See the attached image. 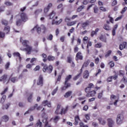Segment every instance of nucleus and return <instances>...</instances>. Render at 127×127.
<instances>
[{
    "instance_id": "nucleus-1",
    "label": "nucleus",
    "mask_w": 127,
    "mask_h": 127,
    "mask_svg": "<svg viewBox=\"0 0 127 127\" xmlns=\"http://www.w3.org/2000/svg\"><path fill=\"white\" fill-rule=\"evenodd\" d=\"M72 78V75L71 74L68 75L65 78V81L64 83V86L61 87L62 91H65L68 88H70L71 87V83H68L69 80H70Z\"/></svg>"
},
{
    "instance_id": "nucleus-2",
    "label": "nucleus",
    "mask_w": 127,
    "mask_h": 127,
    "mask_svg": "<svg viewBox=\"0 0 127 127\" xmlns=\"http://www.w3.org/2000/svg\"><path fill=\"white\" fill-rule=\"evenodd\" d=\"M42 70H43V72H47L48 73H49V74H51V72H52V70H53V66H52V65H50L48 66L47 65L46 66H45L43 68Z\"/></svg>"
},
{
    "instance_id": "nucleus-3",
    "label": "nucleus",
    "mask_w": 127,
    "mask_h": 127,
    "mask_svg": "<svg viewBox=\"0 0 127 127\" xmlns=\"http://www.w3.org/2000/svg\"><path fill=\"white\" fill-rule=\"evenodd\" d=\"M124 121V115L122 114H119L117 116L116 123L117 125H121L123 124V122Z\"/></svg>"
},
{
    "instance_id": "nucleus-4",
    "label": "nucleus",
    "mask_w": 127,
    "mask_h": 127,
    "mask_svg": "<svg viewBox=\"0 0 127 127\" xmlns=\"http://www.w3.org/2000/svg\"><path fill=\"white\" fill-rule=\"evenodd\" d=\"M21 19L23 21V22H26V21L28 20V17L25 13L22 12L20 14Z\"/></svg>"
},
{
    "instance_id": "nucleus-5",
    "label": "nucleus",
    "mask_w": 127,
    "mask_h": 127,
    "mask_svg": "<svg viewBox=\"0 0 127 127\" xmlns=\"http://www.w3.org/2000/svg\"><path fill=\"white\" fill-rule=\"evenodd\" d=\"M107 122L109 127H113L115 126V121L112 118L107 119Z\"/></svg>"
},
{
    "instance_id": "nucleus-6",
    "label": "nucleus",
    "mask_w": 127,
    "mask_h": 127,
    "mask_svg": "<svg viewBox=\"0 0 127 127\" xmlns=\"http://www.w3.org/2000/svg\"><path fill=\"white\" fill-rule=\"evenodd\" d=\"M36 109L37 111H40L42 109V106H39L38 104H36L34 105V106L31 107L30 108V111H34Z\"/></svg>"
},
{
    "instance_id": "nucleus-7",
    "label": "nucleus",
    "mask_w": 127,
    "mask_h": 127,
    "mask_svg": "<svg viewBox=\"0 0 127 127\" xmlns=\"http://www.w3.org/2000/svg\"><path fill=\"white\" fill-rule=\"evenodd\" d=\"M37 84L38 86H41V87L43 86V76L42 75L39 76Z\"/></svg>"
},
{
    "instance_id": "nucleus-8",
    "label": "nucleus",
    "mask_w": 127,
    "mask_h": 127,
    "mask_svg": "<svg viewBox=\"0 0 127 127\" xmlns=\"http://www.w3.org/2000/svg\"><path fill=\"white\" fill-rule=\"evenodd\" d=\"M75 59L76 61L79 60H83V56L82 55V53L81 52H78L76 55Z\"/></svg>"
},
{
    "instance_id": "nucleus-9",
    "label": "nucleus",
    "mask_w": 127,
    "mask_h": 127,
    "mask_svg": "<svg viewBox=\"0 0 127 127\" xmlns=\"http://www.w3.org/2000/svg\"><path fill=\"white\" fill-rule=\"evenodd\" d=\"M25 49L26 52H27L26 54H28V55H29V54H31V51L32 50V47L30 46H27V47H26Z\"/></svg>"
},
{
    "instance_id": "nucleus-10",
    "label": "nucleus",
    "mask_w": 127,
    "mask_h": 127,
    "mask_svg": "<svg viewBox=\"0 0 127 127\" xmlns=\"http://www.w3.org/2000/svg\"><path fill=\"white\" fill-rule=\"evenodd\" d=\"M96 95V91L95 90H91L89 93L86 95V97H94Z\"/></svg>"
},
{
    "instance_id": "nucleus-11",
    "label": "nucleus",
    "mask_w": 127,
    "mask_h": 127,
    "mask_svg": "<svg viewBox=\"0 0 127 127\" xmlns=\"http://www.w3.org/2000/svg\"><path fill=\"white\" fill-rule=\"evenodd\" d=\"M52 7V3H49L47 7H46L44 9V12L45 13H47L48 11H49V9L50 7Z\"/></svg>"
},
{
    "instance_id": "nucleus-12",
    "label": "nucleus",
    "mask_w": 127,
    "mask_h": 127,
    "mask_svg": "<svg viewBox=\"0 0 127 127\" xmlns=\"http://www.w3.org/2000/svg\"><path fill=\"white\" fill-rule=\"evenodd\" d=\"M98 121H99V123L102 125V126H105L106 125V122L105 120L103 119L102 118H99L98 119Z\"/></svg>"
},
{
    "instance_id": "nucleus-13",
    "label": "nucleus",
    "mask_w": 127,
    "mask_h": 127,
    "mask_svg": "<svg viewBox=\"0 0 127 127\" xmlns=\"http://www.w3.org/2000/svg\"><path fill=\"white\" fill-rule=\"evenodd\" d=\"M11 76H12V75L10 76L9 79L12 83H15V82H17V81H18V78H17V77H11Z\"/></svg>"
},
{
    "instance_id": "nucleus-14",
    "label": "nucleus",
    "mask_w": 127,
    "mask_h": 127,
    "mask_svg": "<svg viewBox=\"0 0 127 127\" xmlns=\"http://www.w3.org/2000/svg\"><path fill=\"white\" fill-rule=\"evenodd\" d=\"M90 23H91V21L87 20L86 22H84L81 24V26L84 28V27H86V26H87V25H89Z\"/></svg>"
},
{
    "instance_id": "nucleus-15",
    "label": "nucleus",
    "mask_w": 127,
    "mask_h": 127,
    "mask_svg": "<svg viewBox=\"0 0 127 127\" xmlns=\"http://www.w3.org/2000/svg\"><path fill=\"white\" fill-rule=\"evenodd\" d=\"M79 121H80V118L79 117V116H76L75 117V122L73 123V125H74V126H78V124H79Z\"/></svg>"
},
{
    "instance_id": "nucleus-16",
    "label": "nucleus",
    "mask_w": 127,
    "mask_h": 127,
    "mask_svg": "<svg viewBox=\"0 0 127 127\" xmlns=\"http://www.w3.org/2000/svg\"><path fill=\"white\" fill-rule=\"evenodd\" d=\"M67 112H68V106H67L65 109H64V108H62L60 114L61 115H63V114L65 115Z\"/></svg>"
},
{
    "instance_id": "nucleus-17",
    "label": "nucleus",
    "mask_w": 127,
    "mask_h": 127,
    "mask_svg": "<svg viewBox=\"0 0 127 127\" xmlns=\"http://www.w3.org/2000/svg\"><path fill=\"white\" fill-rule=\"evenodd\" d=\"M41 112H43L42 114V118H43V119H48V117H47V114L45 113V109L44 108H43Z\"/></svg>"
},
{
    "instance_id": "nucleus-18",
    "label": "nucleus",
    "mask_w": 127,
    "mask_h": 127,
    "mask_svg": "<svg viewBox=\"0 0 127 127\" xmlns=\"http://www.w3.org/2000/svg\"><path fill=\"white\" fill-rule=\"evenodd\" d=\"M6 78H7V75L4 74L0 77V82L3 81V83H4L5 82V80H6Z\"/></svg>"
},
{
    "instance_id": "nucleus-19",
    "label": "nucleus",
    "mask_w": 127,
    "mask_h": 127,
    "mask_svg": "<svg viewBox=\"0 0 127 127\" xmlns=\"http://www.w3.org/2000/svg\"><path fill=\"white\" fill-rule=\"evenodd\" d=\"M42 127V122L40 121V119H39L37 122V123L35 125V127Z\"/></svg>"
},
{
    "instance_id": "nucleus-20",
    "label": "nucleus",
    "mask_w": 127,
    "mask_h": 127,
    "mask_svg": "<svg viewBox=\"0 0 127 127\" xmlns=\"http://www.w3.org/2000/svg\"><path fill=\"white\" fill-rule=\"evenodd\" d=\"M89 77V71L85 70L83 73V78L84 79H88Z\"/></svg>"
},
{
    "instance_id": "nucleus-21",
    "label": "nucleus",
    "mask_w": 127,
    "mask_h": 127,
    "mask_svg": "<svg viewBox=\"0 0 127 127\" xmlns=\"http://www.w3.org/2000/svg\"><path fill=\"white\" fill-rule=\"evenodd\" d=\"M8 120H9V118L6 115H4L2 117V121H3V122H4L5 123L7 122L8 121Z\"/></svg>"
},
{
    "instance_id": "nucleus-22",
    "label": "nucleus",
    "mask_w": 127,
    "mask_h": 127,
    "mask_svg": "<svg viewBox=\"0 0 127 127\" xmlns=\"http://www.w3.org/2000/svg\"><path fill=\"white\" fill-rule=\"evenodd\" d=\"M22 22L23 21L21 20V19H19L16 21V24L17 26H20L21 24H22Z\"/></svg>"
},
{
    "instance_id": "nucleus-23",
    "label": "nucleus",
    "mask_w": 127,
    "mask_h": 127,
    "mask_svg": "<svg viewBox=\"0 0 127 127\" xmlns=\"http://www.w3.org/2000/svg\"><path fill=\"white\" fill-rule=\"evenodd\" d=\"M103 28L105 30H107V31H110V30H111L110 25L108 24H105L103 26Z\"/></svg>"
},
{
    "instance_id": "nucleus-24",
    "label": "nucleus",
    "mask_w": 127,
    "mask_h": 127,
    "mask_svg": "<svg viewBox=\"0 0 127 127\" xmlns=\"http://www.w3.org/2000/svg\"><path fill=\"white\" fill-rule=\"evenodd\" d=\"M55 15H56V13L55 11H53L49 15V19H53V17H54Z\"/></svg>"
},
{
    "instance_id": "nucleus-25",
    "label": "nucleus",
    "mask_w": 127,
    "mask_h": 127,
    "mask_svg": "<svg viewBox=\"0 0 127 127\" xmlns=\"http://www.w3.org/2000/svg\"><path fill=\"white\" fill-rule=\"evenodd\" d=\"M117 28H118V25L116 24L114 26L113 30H112V35L113 36L116 35V30H117Z\"/></svg>"
},
{
    "instance_id": "nucleus-26",
    "label": "nucleus",
    "mask_w": 127,
    "mask_h": 127,
    "mask_svg": "<svg viewBox=\"0 0 127 127\" xmlns=\"http://www.w3.org/2000/svg\"><path fill=\"white\" fill-rule=\"evenodd\" d=\"M60 107H61V106L58 104L57 107V109L55 112V115H59V114L61 115L60 113H59V110H60Z\"/></svg>"
},
{
    "instance_id": "nucleus-27",
    "label": "nucleus",
    "mask_w": 127,
    "mask_h": 127,
    "mask_svg": "<svg viewBox=\"0 0 127 127\" xmlns=\"http://www.w3.org/2000/svg\"><path fill=\"white\" fill-rule=\"evenodd\" d=\"M48 118H44L42 122L43 124H44L45 127H47L48 126Z\"/></svg>"
},
{
    "instance_id": "nucleus-28",
    "label": "nucleus",
    "mask_w": 127,
    "mask_h": 127,
    "mask_svg": "<svg viewBox=\"0 0 127 127\" xmlns=\"http://www.w3.org/2000/svg\"><path fill=\"white\" fill-rule=\"evenodd\" d=\"M89 64H90L89 60H87L86 62H85L82 65V69H83V68H84V67H87L88 65H89Z\"/></svg>"
},
{
    "instance_id": "nucleus-29",
    "label": "nucleus",
    "mask_w": 127,
    "mask_h": 127,
    "mask_svg": "<svg viewBox=\"0 0 127 127\" xmlns=\"http://www.w3.org/2000/svg\"><path fill=\"white\" fill-rule=\"evenodd\" d=\"M71 94H72V91H69L64 95V98H69V97H70V96H71Z\"/></svg>"
},
{
    "instance_id": "nucleus-30",
    "label": "nucleus",
    "mask_w": 127,
    "mask_h": 127,
    "mask_svg": "<svg viewBox=\"0 0 127 127\" xmlns=\"http://www.w3.org/2000/svg\"><path fill=\"white\" fill-rule=\"evenodd\" d=\"M37 30V32L38 33H40L41 32V28L40 27H38L37 26H35V27H34L33 29H32V30Z\"/></svg>"
},
{
    "instance_id": "nucleus-31",
    "label": "nucleus",
    "mask_w": 127,
    "mask_h": 127,
    "mask_svg": "<svg viewBox=\"0 0 127 127\" xmlns=\"http://www.w3.org/2000/svg\"><path fill=\"white\" fill-rule=\"evenodd\" d=\"M99 39L101 41H104V42H106L107 41V38L106 36H104L103 35H101L99 37Z\"/></svg>"
},
{
    "instance_id": "nucleus-32",
    "label": "nucleus",
    "mask_w": 127,
    "mask_h": 127,
    "mask_svg": "<svg viewBox=\"0 0 127 127\" xmlns=\"http://www.w3.org/2000/svg\"><path fill=\"white\" fill-rule=\"evenodd\" d=\"M6 99V96L5 95H3L2 98H1L0 100V103L1 104H2V105H3V104H4V102L5 101V99Z\"/></svg>"
},
{
    "instance_id": "nucleus-33",
    "label": "nucleus",
    "mask_w": 127,
    "mask_h": 127,
    "mask_svg": "<svg viewBox=\"0 0 127 127\" xmlns=\"http://www.w3.org/2000/svg\"><path fill=\"white\" fill-rule=\"evenodd\" d=\"M28 43H29V41H28V40H24L22 42V45L24 47H26L27 46H28Z\"/></svg>"
},
{
    "instance_id": "nucleus-34",
    "label": "nucleus",
    "mask_w": 127,
    "mask_h": 127,
    "mask_svg": "<svg viewBox=\"0 0 127 127\" xmlns=\"http://www.w3.org/2000/svg\"><path fill=\"white\" fill-rule=\"evenodd\" d=\"M4 4H5V5H7V6H11V5H12V2H10L9 1H6L4 2Z\"/></svg>"
},
{
    "instance_id": "nucleus-35",
    "label": "nucleus",
    "mask_w": 127,
    "mask_h": 127,
    "mask_svg": "<svg viewBox=\"0 0 127 127\" xmlns=\"http://www.w3.org/2000/svg\"><path fill=\"white\" fill-rule=\"evenodd\" d=\"M55 60V57L52 56H49L48 57V60L49 61H53Z\"/></svg>"
},
{
    "instance_id": "nucleus-36",
    "label": "nucleus",
    "mask_w": 127,
    "mask_h": 127,
    "mask_svg": "<svg viewBox=\"0 0 127 127\" xmlns=\"http://www.w3.org/2000/svg\"><path fill=\"white\" fill-rule=\"evenodd\" d=\"M9 29H10V27L8 26H7L4 28L5 32H6V34L9 32Z\"/></svg>"
},
{
    "instance_id": "nucleus-37",
    "label": "nucleus",
    "mask_w": 127,
    "mask_h": 127,
    "mask_svg": "<svg viewBox=\"0 0 127 127\" xmlns=\"http://www.w3.org/2000/svg\"><path fill=\"white\" fill-rule=\"evenodd\" d=\"M92 91V89L90 88V87H86L85 88V93H86L87 94H89V93L90 92H91Z\"/></svg>"
},
{
    "instance_id": "nucleus-38",
    "label": "nucleus",
    "mask_w": 127,
    "mask_h": 127,
    "mask_svg": "<svg viewBox=\"0 0 127 127\" xmlns=\"http://www.w3.org/2000/svg\"><path fill=\"white\" fill-rule=\"evenodd\" d=\"M84 7H85V6H84V5H82L80 6H79L77 9V11L78 12H80V11H81V10H82V9H83Z\"/></svg>"
},
{
    "instance_id": "nucleus-39",
    "label": "nucleus",
    "mask_w": 127,
    "mask_h": 127,
    "mask_svg": "<svg viewBox=\"0 0 127 127\" xmlns=\"http://www.w3.org/2000/svg\"><path fill=\"white\" fill-rule=\"evenodd\" d=\"M1 22H2V24L3 25H7V24H8V22L6 20H4V19H2L1 20Z\"/></svg>"
},
{
    "instance_id": "nucleus-40",
    "label": "nucleus",
    "mask_w": 127,
    "mask_h": 127,
    "mask_svg": "<svg viewBox=\"0 0 127 127\" xmlns=\"http://www.w3.org/2000/svg\"><path fill=\"white\" fill-rule=\"evenodd\" d=\"M33 95V93H32L30 94L29 97L28 98V102H29V103H31V99H32V96Z\"/></svg>"
},
{
    "instance_id": "nucleus-41",
    "label": "nucleus",
    "mask_w": 127,
    "mask_h": 127,
    "mask_svg": "<svg viewBox=\"0 0 127 127\" xmlns=\"http://www.w3.org/2000/svg\"><path fill=\"white\" fill-rule=\"evenodd\" d=\"M42 12V9H37L35 11V14H36V15H37V14H39V13H40V12Z\"/></svg>"
},
{
    "instance_id": "nucleus-42",
    "label": "nucleus",
    "mask_w": 127,
    "mask_h": 127,
    "mask_svg": "<svg viewBox=\"0 0 127 127\" xmlns=\"http://www.w3.org/2000/svg\"><path fill=\"white\" fill-rule=\"evenodd\" d=\"M57 91H58V87H57V88L53 91L52 92V95L54 96L55 94H56L57 92Z\"/></svg>"
},
{
    "instance_id": "nucleus-43",
    "label": "nucleus",
    "mask_w": 127,
    "mask_h": 127,
    "mask_svg": "<svg viewBox=\"0 0 127 127\" xmlns=\"http://www.w3.org/2000/svg\"><path fill=\"white\" fill-rule=\"evenodd\" d=\"M112 54V51H108L107 52V53L105 55V57L107 58V57H109L110 55Z\"/></svg>"
},
{
    "instance_id": "nucleus-44",
    "label": "nucleus",
    "mask_w": 127,
    "mask_h": 127,
    "mask_svg": "<svg viewBox=\"0 0 127 127\" xmlns=\"http://www.w3.org/2000/svg\"><path fill=\"white\" fill-rule=\"evenodd\" d=\"M95 47L96 48H101L102 47V43H100L99 44H97L95 45Z\"/></svg>"
},
{
    "instance_id": "nucleus-45",
    "label": "nucleus",
    "mask_w": 127,
    "mask_h": 127,
    "mask_svg": "<svg viewBox=\"0 0 127 127\" xmlns=\"http://www.w3.org/2000/svg\"><path fill=\"white\" fill-rule=\"evenodd\" d=\"M103 91H102L101 92L99 93L98 96V99H102V98H103Z\"/></svg>"
},
{
    "instance_id": "nucleus-46",
    "label": "nucleus",
    "mask_w": 127,
    "mask_h": 127,
    "mask_svg": "<svg viewBox=\"0 0 127 127\" xmlns=\"http://www.w3.org/2000/svg\"><path fill=\"white\" fill-rule=\"evenodd\" d=\"M48 103V101L45 100L42 102V105L43 106H44V107H46V106H47Z\"/></svg>"
},
{
    "instance_id": "nucleus-47",
    "label": "nucleus",
    "mask_w": 127,
    "mask_h": 127,
    "mask_svg": "<svg viewBox=\"0 0 127 127\" xmlns=\"http://www.w3.org/2000/svg\"><path fill=\"white\" fill-rule=\"evenodd\" d=\"M59 120H60V117L59 116H56L54 119V121L55 122H58Z\"/></svg>"
},
{
    "instance_id": "nucleus-48",
    "label": "nucleus",
    "mask_w": 127,
    "mask_h": 127,
    "mask_svg": "<svg viewBox=\"0 0 127 127\" xmlns=\"http://www.w3.org/2000/svg\"><path fill=\"white\" fill-rule=\"evenodd\" d=\"M13 56H16V57H19L20 56V54L18 52H15L13 54Z\"/></svg>"
},
{
    "instance_id": "nucleus-49",
    "label": "nucleus",
    "mask_w": 127,
    "mask_h": 127,
    "mask_svg": "<svg viewBox=\"0 0 127 127\" xmlns=\"http://www.w3.org/2000/svg\"><path fill=\"white\" fill-rule=\"evenodd\" d=\"M40 69V66L39 65H37L35 68L34 69V71H39V70Z\"/></svg>"
},
{
    "instance_id": "nucleus-50",
    "label": "nucleus",
    "mask_w": 127,
    "mask_h": 127,
    "mask_svg": "<svg viewBox=\"0 0 127 127\" xmlns=\"http://www.w3.org/2000/svg\"><path fill=\"white\" fill-rule=\"evenodd\" d=\"M127 6H125V7L123 9V10H122V11H121L122 14H123V13H124V12H126V11H127Z\"/></svg>"
},
{
    "instance_id": "nucleus-51",
    "label": "nucleus",
    "mask_w": 127,
    "mask_h": 127,
    "mask_svg": "<svg viewBox=\"0 0 127 127\" xmlns=\"http://www.w3.org/2000/svg\"><path fill=\"white\" fill-rule=\"evenodd\" d=\"M41 29L44 30L43 33H45V31L46 30V28L45 27V26H44V25H42L41 26Z\"/></svg>"
},
{
    "instance_id": "nucleus-52",
    "label": "nucleus",
    "mask_w": 127,
    "mask_h": 127,
    "mask_svg": "<svg viewBox=\"0 0 127 127\" xmlns=\"http://www.w3.org/2000/svg\"><path fill=\"white\" fill-rule=\"evenodd\" d=\"M10 65V64L9 62H8L6 63V64L5 65V69H7L8 68H9V65Z\"/></svg>"
},
{
    "instance_id": "nucleus-53",
    "label": "nucleus",
    "mask_w": 127,
    "mask_h": 127,
    "mask_svg": "<svg viewBox=\"0 0 127 127\" xmlns=\"http://www.w3.org/2000/svg\"><path fill=\"white\" fill-rule=\"evenodd\" d=\"M5 36V34L3 32H0V38H3Z\"/></svg>"
},
{
    "instance_id": "nucleus-54",
    "label": "nucleus",
    "mask_w": 127,
    "mask_h": 127,
    "mask_svg": "<svg viewBox=\"0 0 127 127\" xmlns=\"http://www.w3.org/2000/svg\"><path fill=\"white\" fill-rule=\"evenodd\" d=\"M80 74H78L75 75L74 77H73V79L74 81H76V80H77L78 79L79 76H80Z\"/></svg>"
},
{
    "instance_id": "nucleus-55",
    "label": "nucleus",
    "mask_w": 127,
    "mask_h": 127,
    "mask_svg": "<svg viewBox=\"0 0 127 127\" xmlns=\"http://www.w3.org/2000/svg\"><path fill=\"white\" fill-rule=\"evenodd\" d=\"M18 106H19V107H20V108H24V104H23V103H22V102H19L18 103Z\"/></svg>"
},
{
    "instance_id": "nucleus-56",
    "label": "nucleus",
    "mask_w": 127,
    "mask_h": 127,
    "mask_svg": "<svg viewBox=\"0 0 127 127\" xmlns=\"http://www.w3.org/2000/svg\"><path fill=\"white\" fill-rule=\"evenodd\" d=\"M47 39L48 40H52V39H53V36L52 34H50L48 37Z\"/></svg>"
},
{
    "instance_id": "nucleus-57",
    "label": "nucleus",
    "mask_w": 127,
    "mask_h": 127,
    "mask_svg": "<svg viewBox=\"0 0 127 127\" xmlns=\"http://www.w3.org/2000/svg\"><path fill=\"white\" fill-rule=\"evenodd\" d=\"M118 3V2L117 1V0H114L113 2L112 3V6H115Z\"/></svg>"
},
{
    "instance_id": "nucleus-58",
    "label": "nucleus",
    "mask_w": 127,
    "mask_h": 127,
    "mask_svg": "<svg viewBox=\"0 0 127 127\" xmlns=\"http://www.w3.org/2000/svg\"><path fill=\"white\" fill-rule=\"evenodd\" d=\"M112 79H113V76H110L109 77H108L107 80L108 83L112 82Z\"/></svg>"
},
{
    "instance_id": "nucleus-59",
    "label": "nucleus",
    "mask_w": 127,
    "mask_h": 127,
    "mask_svg": "<svg viewBox=\"0 0 127 127\" xmlns=\"http://www.w3.org/2000/svg\"><path fill=\"white\" fill-rule=\"evenodd\" d=\"M88 109H89V107H88V106L87 105H85L83 107V111H88Z\"/></svg>"
},
{
    "instance_id": "nucleus-60",
    "label": "nucleus",
    "mask_w": 127,
    "mask_h": 127,
    "mask_svg": "<svg viewBox=\"0 0 127 127\" xmlns=\"http://www.w3.org/2000/svg\"><path fill=\"white\" fill-rule=\"evenodd\" d=\"M75 22H71L70 23H68L67 24V25L69 26H71L72 25H74V24H75Z\"/></svg>"
},
{
    "instance_id": "nucleus-61",
    "label": "nucleus",
    "mask_w": 127,
    "mask_h": 127,
    "mask_svg": "<svg viewBox=\"0 0 127 127\" xmlns=\"http://www.w3.org/2000/svg\"><path fill=\"white\" fill-rule=\"evenodd\" d=\"M4 6H2L0 7V12H2L4 10Z\"/></svg>"
},
{
    "instance_id": "nucleus-62",
    "label": "nucleus",
    "mask_w": 127,
    "mask_h": 127,
    "mask_svg": "<svg viewBox=\"0 0 127 127\" xmlns=\"http://www.w3.org/2000/svg\"><path fill=\"white\" fill-rule=\"evenodd\" d=\"M123 45L124 48H127V42H124L123 44Z\"/></svg>"
},
{
    "instance_id": "nucleus-63",
    "label": "nucleus",
    "mask_w": 127,
    "mask_h": 127,
    "mask_svg": "<svg viewBox=\"0 0 127 127\" xmlns=\"http://www.w3.org/2000/svg\"><path fill=\"white\" fill-rule=\"evenodd\" d=\"M95 34H97V33L95 31H92L91 33V36L93 37Z\"/></svg>"
},
{
    "instance_id": "nucleus-64",
    "label": "nucleus",
    "mask_w": 127,
    "mask_h": 127,
    "mask_svg": "<svg viewBox=\"0 0 127 127\" xmlns=\"http://www.w3.org/2000/svg\"><path fill=\"white\" fill-rule=\"evenodd\" d=\"M92 126L94 127H98V123H96V122H93L92 123Z\"/></svg>"
}]
</instances>
